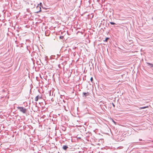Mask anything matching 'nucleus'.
<instances>
[{
  "label": "nucleus",
  "instance_id": "7ed1b4c3",
  "mask_svg": "<svg viewBox=\"0 0 153 153\" xmlns=\"http://www.w3.org/2000/svg\"><path fill=\"white\" fill-rule=\"evenodd\" d=\"M42 98V97L41 96L39 95L36 96L35 99V100L36 101H37L39 99H41Z\"/></svg>",
  "mask_w": 153,
  "mask_h": 153
},
{
  "label": "nucleus",
  "instance_id": "423d86ee",
  "mask_svg": "<svg viewBox=\"0 0 153 153\" xmlns=\"http://www.w3.org/2000/svg\"><path fill=\"white\" fill-rule=\"evenodd\" d=\"M146 63L149 65H150L151 67H153V64L149 62H146Z\"/></svg>",
  "mask_w": 153,
  "mask_h": 153
},
{
  "label": "nucleus",
  "instance_id": "f8f14e48",
  "mask_svg": "<svg viewBox=\"0 0 153 153\" xmlns=\"http://www.w3.org/2000/svg\"><path fill=\"white\" fill-rule=\"evenodd\" d=\"M152 20H153V17L152 18Z\"/></svg>",
  "mask_w": 153,
  "mask_h": 153
},
{
  "label": "nucleus",
  "instance_id": "39448f33",
  "mask_svg": "<svg viewBox=\"0 0 153 153\" xmlns=\"http://www.w3.org/2000/svg\"><path fill=\"white\" fill-rule=\"evenodd\" d=\"M68 148V146H66V145H64L63 146V147H62V148L63 149L65 150H67V149Z\"/></svg>",
  "mask_w": 153,
  "mask_h": 153
},
{
  "label": "nucleus",
  "instance_id": "f257e3e1",
  "mask_svg": "<svg viewBox=\"0 0 153 153\" xmlns=\"http://www.w3.org/2000/svg\"><path fill=\"white\" fill-rule=\"evenodd\" d=\"M17 108L19 110L20 112H22L23 114L26 113L27 110L24 107L18 106Z\"/></svg>",
  "mask_w": 153,
  "mask_h": 153
},
{
  "label": "nucleus",
  "instance_id": "6e6552de",
  "mask_svg": "<svg viewBox=\"0 0 153 153\" xmlns=\"http://www.w3.org/2000/svg\"><path fill=\"white\" fill-rule=\"evenodd\" d=\"M109 39V38H106L105 40V41H106V42H107V40L108 39Z\"/></svg>",
  "mask_w": 153,
  "mask_h": 153
},
{
  "label": "nucleus",
  "instance_id": "ddd939ff",
  "mask_svg": "<svg viewBox=\"0 0 153 153\" xmlns=\"http://www.w3.org/2000/svg\"><path fill=\"white\" fill-rule=\"evenodd\" d=\"M113 121L114 123H115V122L114 120H113Z\"/></svg>",
  "mask_w": 153,
  "mask_h": 153
},
{
  "label": "nucleus",
  "instance_id": "9b49d317",
  "mask_svg": "<svg viewBox=\"0 0 153 153\" xmlns=\"http://www.w3.org/2000/svg\"><path fill=\"white\" fill-rule=\"evenodd\" d=\"M112 105H113V106L114 107H115V105L113 103H112Z\"/></svg>",
  "mask_w": 153,
  "mask_h": 153
},
{
  "label": "nucleus",
  "instance_id": "f03ea898",
  "mask_svg": "<svg viewBox=\"0 0 153 153\" xmlns=\"http://www.w3.org/2000/svg\"><path fill=\"white\" fill-rule=\"evenodd\" d=\"M39 4L40 5V6H37V8L38 9L39 8V11H36V12H35V13H39V12H40L41 11V8L40 7V6H42V4L41 2V3H40Z\"/></svg>",
  "mask_w": 153,
  "mask_h": 153
},
{
  "label": "nucleus",
  "instance_id": "0eeeda50",
  "mask_svg": "<svg viewBox=\"0 0 153 153\" xmlns=\"http://www.w3.org/2000/svg\"><path fill=\"white\" fill-rule=\"evenodd\" d=\"M110 23L111 24V25H115L116 24L115 23H114V22H110Z\"/></svg>",
  "mask_w": 153,
  "mask_h": 153
},
{
  "label": "nucleus",
  "instance_id": "1a4fd4ad",
  "mask_svg": "<svg viewBox=\"0 0 153 153\" xmlns=\"http://www.w3.org/2000/svg\"><path fill=\"white\" fill-rule=\"evenodd\" d=\"M90 80H91V82H92V81H93V77H91V78Z\"/></svg>",
  "mask_w": 153,
  "mask_h": 153
},
{
  "label": "nucleus",
  "instance_id": "9d476101",
  "mask_svg": "<svg viewBox=\"0 0 153 153\" xmlns=\"http://www.w3.org/2000/svg\"><path fill=\"white\" fill-rule=\"evenodd\" d=\"M146 107H144L141 108L142 109H143V108H146Z\"/></svg>",
  "mask_w": 153,
  "mask_h": 153
},
{
  "label": "nucleus",
  "instance_id": "20e7f679",
  "mask_svg": "<svg viewBox=\"0 0 153 153\" xmlns=\"http://www.w3.org/2000/svg\"><path fill=\"white\" fill-rule=\"evenodd\" d=\"M89 95V93L88 92H87V93L83 92V97H85Z\"/></svg>",
  "mask_w": 153,
  "mask_h": 153
}]
</instances>
